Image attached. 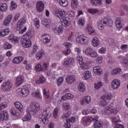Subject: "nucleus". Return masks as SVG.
I'll list each match as a JSON object with an SVG mask.
<instances>
[{
    "label": "nucleus",
    "mask_w": 128,
    "mask_h": 128,
    "mask_svg": "<svg viewBox=\"0 0 128 128\" xmlns=\"http://www.w3.org/2000/svg\"><path fill=\"white\" fill-rule=\"evenodd\" d=\"M40 109V104L38 102L31 103L27 108L28 114L23 118V122L30 120H32V115H30V112H38Z\"/></svg>",
    "instance_id": "nucleus-1"
},
{
    "label": "nucleus",
    "mask_w": 128,
    "mask_h": 128,
    "mask_svg": "<svg viewBox=\"0 0 128 128\" xmlns=\"http://www.w3.org/2000/svg\"><path fill=\"white\" fill-rule=\"evenodd\" d=\"M32 31L29 30L26 32L22 38V40H20V44L23 46V48H30L32 46V42L30 39H26V36H28V38H32Z\"/></svg>",
    "instance_id": "nucleus-2"
},
{
    "label": "nucleus",
    "mask_w": 128,
    "mask_h": 128,
    "mask_svg": "<svg viewBox=\"0 0 128 128\" xmlns=\"http://www.w3.org/2000/svg\"><path fill=\"white\" fill-rule=\"evenodd\" d=\"M77 60H78L80 68L82 70H88L90 68L92 64L90 62H87L85 63H84V58L82 56H78L76 58Z\"/></svg>",
    "instance_id": "nucleus-3"
},
{
    "label": "nucleus",
    "mask_w": 128,
    "mask_h": 128,
    "mask_svg": "<svg viewBox=\"0 0 128 128\" xmlns=\"http://www.w3.org/2000/svg\"><path fill=\"white\" fill-rule=\"evenodd\" d=\"M26 22V18H20L17 24V27L16 28V30H19V34H22L26 30V27H24V29H22L24 24Z\"/></svg>",
    "instance_id": "nucleus-4"
},
{
    "label": "nucleus",
    "mask_w": 128,
    "mask_h": 128,
    "mask_svg": "<svg viewBox=\"0 0 128 128\" xmlns=\"http://www.w3.org/2000/svg\"><path fill=\"white\" fill-rule=\"evenodd\" d=\"M90 38L86 35L84 34H78V36L76 38V42L78 44H88Z\"/></svg>",
    "instance_id": "nucleus-5"
},
{
    "label": "nucleus",
    "mask_w": 128,
    "mask_h": 128,
    "mask_svg": "<svg viewBox=\"0 0 128 128\" xmlns=\"http://www.w3.org/2000/svg\"><path fill=\"white\" fill-rule=\"evenodd\" d=\"M118 110L117 108H114L112 106H108L104 108L103 111L102 112V114H118Z\"/></svg>",
    "instance_id": "nucleus-6"
},
{
    "label": "nucleus",
    "mask_w": 128,
    "mask_h": 128,
    "mask_svg": "<svg viewBox=\"0 0 128 128\" xmlns=\"http://www.w3.org/2000/svg\"><path fill=\"white\" fill-rule=\"evenodd\" d=\"M42 122L44 124H48V119L50 118V113L48 108H44L43 113L42 114Z\"/></svg>",
    "instance_id": "nucleus-7"
},
{
    "label": "nucleus",
    "mask_w": 128,
    "mask_h": 128,
    "mask_svg": "<svg viewBox=\"0 0 128 128\" xmlns=\"http://www.w3.org/2000/svg\"><path fill=\"white\" fill-rule=\"evenodd\" d=\"M16 93L18 96L26 98L28 96L30 90H28V88H18L16 90Z\"/></svg>",
    "instance_id": "nucleus-8"
},
{
    "label": "nucleus",
    "mask_w": 128,
    "mask_h": 128,
    "mask_svg": "<svg viewBox=\"0 0 128 128\" xmlns=\"http://www.w3.org/2000/svg\"><path fill=\"white\" fill-rule=\"evenodd\" d=\"M12 88V84L10 80L4 82L2 84V90L3 92H10Z\"/></svg>",
    "instance_id": "nucleus-9"
},
{
    "label": "nucleus",
    "mask_w": 128,
    "mask_h": 128,
    "mask_svg": "<svg viewBox=\"0 0 128 128\" xmlns=\"http://www.w3.org/2000/svg\"><path fill=\"white\" fill-rule=\"evenodd\" d=\"M98 120V116H96L94 117L93 116L90 117H83L82 120L83 122V124L84 126H86V124L88 122H93V120Z\"/></svg>",
    "instance_id": "nucleus-10"
},
{
    "label": "nucleus",
    "mask_w": 128,
    "mask_h": 128,
    "mask_svg": "<svg viewBox=\"0 0 128 128\" xmlns=\"http://www.w3.org/2000/svg\"><path fill=\"white\" fill-rule=\"evenodd\" d=\"M64 46L66 48V50H63L62 52V54H65V56H68V54L70 52V48L72 46V44L68 42H66L64 43Z\"/></svg>",
    "instance_id": "nucleus-11"
},
{
    "label": "nucleus",
    "mask_w": 128,
    "mask_h": 128,
    "mask_svg": "<svg viewBox=\"0 0 128 128\" xmlns=\"http://www.w3.org/2000/svg\"><path fill=\"white\" fill-rule=\"evenodd\" d=\"M112 88L113 90H116L120 86V80L118 79H114L112 81Z\"/></svg>",
    "instance_id": "nucleus-12"
},
{
    "label": "nucleus",
    "mask_w": 128,
    "mask_h": 128,
    "mask_svg": "<svg viewBox=\"0 0 128 128\" xmlns=\"http://www.w3.org/2000/svg\"><path fill=\"white\" fill-rule=\"evenodd\" d=\"M55 15L58 18H62L66 16V12L64 10L59 9L55 12Z\"/></svg>",
    "instance_id": "nucleus-13"
},
{
    "label": "nucleus",
    "mask_w": 128,
    "mask_h": 128,
    "mask_svg": "<svg viewBox=\"0 0 128 128\" xmlns=\"http://www.w3.org/2000/svg\"><path fill=\"white\" fill-rule=\"evenodd\" d=\"M102 24H106V26H112V24H114L112 20L110 18H104L102 20Z\"/></svg>",
    "instance_id": "nucleus-14"
},
{
    "label": "nucleus",
    "mask_w": 128,
    "mask_h": 128,
    "mask_svg": "<svg viewBox=\"0 0 128 128\" xmlns=\"http://www.w3.org/2000/svg\"><path fill=\"white\" fill-rule=\"evenodd\" d=\"M8 120V114L6 111L4 110L0 113V120Z\"/></svg>",
    "instance_id": "nucleus-15"
},
{
    "label": "nucleus",
    "mask_w": 128,
    "mask_h": 128,
    "mask_svg": "<svg viewBox=\"0 0 128 128\" xmlns=\"http://www.w3.org/2000/svg\"><path fill=\"white\" fill-rule=\"evenodd\" d=\"M74 62V60L72 58H68L64 60V66L65 68H68L71 64Z\"/></svg>",
    "instance_id": "nucleus-16"
},
{
    "label": "nucleus",
    "mask_w": 128,
    "mask_h": 128,
    "mask_svg": "<svg viewBox=\"0 0 128 128\" xmlns=\"http://www.w3.org/2000/svg\"><path fill=\"white\" fill-rule=\"evenodd\" d=\"M60 24L63 26H70L68 18L64 16L60 20Z\"/></svg>",
    "instance_id": "nucleus-17"
},
{
    "label": "nucleus",
    "mask_w": 128,
    "mask_h": 128,
    "mask_svg": "<svg viewBox=\"0 0 128 128\" xmlns=\"http://www.w3.org/2000/svg\"><path fill=\"white\" fill-rule=\"evenodd\" d=\"M36 8L38 12H42L44 10V4L42 1L38 2L36 4Z\"/></svg>",
    "instance_id": "nucleus-18"
},
{
    "label": "nucleus",
    "mask_w": 128,
    "mask_h": 128,
    "mask_svg": "<svg viewBox=\"0 0 128 128\" xmlns=\"http://www.w3.org/2000/svg\"><path fill=\"white\" fill-rule=\"evenodd\" d=\"M112 94L106 93L100 97V99L102 100L103 102H106V100H112Z\"/></svg>",
    "instance_id": "nucleus-19"
},
{
    "label": "nucleus",
    "mask_w": 128,
    "mask_h": 128,
    "mask_svg": "<svg viewBox=\"0 0 128 128\" xmlns=\"http://www.w3.org/2000/svg\"><path fill=\"white\" fill-rule=\"evenodd\" d=\"M92 102V99L90 98V96H85L83 98L82 100L80 102V104L82 106H84V104H90Z\"/></svg>",
    "instance_id": "nucleus-20"
},
{
    "label": "nucleus",
    "mask_w": 128,
    "mask_h": 128,
    "mask_svg": "<svg viewBox=\"0 0 128 128\" xmlns=\"http://www.w3.org/2000/svg\"><path fill=\"white\" fill-rule=\"evenodd\" d=\"M53 32L56 33V34L60 36V34H62V32H64V27L62 26L56 27L53 28Z\"/></svg>",
    "instance_id": "nucleus-21"
},
{
    "label": "nucleus",
    "mask_w": 128,
    "mask_h": 128,
    "mask_svg": "<svg viewBox=\"0 0 128 128\" xmlns=\"http://www.w3.org/2000/svg\"><path fill=\"white\" fill-rule=\"evenodd\" d=\"M93 70L94 74H96L98 76L102 74V69L100 66H96L94 67Z\"/></svg>",
    "instance_id": "nucleus-22"
},
{
    "label": "nucleus",
    "mask_w": 128,
    "mask_h": 128,
    "mask_svg": "<svg viewBox=\"0 0 128 128\" xmlns=\"http://www.w3.org/2000/svg\"><path fill=\"white\" fill-rule=\"evenodd\" d=\"M14 106L17 110L20 112L22 113V112H24V106H22V104L17 102L14 103Z\"/></svg>",
    "instance_id": "nucleus-23"
},
{
    "label": "nucleus",
    "mask_w": 128,
    "mask_h": 128,
    "mask_svg": "<svg viewBox=\"0 0 128 128\" xmlns=\"http://www.w3.org/2000/svg\"><path fill=\"white\" fill-rule=\"evenodd\" d=\"M12 14L8 15V16L6 18L4 22V26H8V24H10V22H12Z\"/></svg>",
    "instance_id": "nucleus-24"
},
{
    "label": "nucleus",
    "mask_w": 128,
    "mask_h": 128,
    "mask_svg": "<svg viewBox=\"0 0 128 128\" xmlns=\"http://www.w3.org/2000/svg\"><path fill=\"white\" fill-rule=\"evenodd\" d=\"M86 32L89 34H95V30L92 29V26L90 25V24H88L86 28Z\"/></svg>",
    "instance_id": "nucleus-25"
},
{
    "label": "nucleus",
    "mask_w": 128,
    "mask_h": 128,
    "mask_svg": "<svg viewBox=\"0 0 128 128\" xmlns=\"http://www.w3.org/2000/svg\"><path fill=\"white\" fill-rule=\"evenodd\" d=\"M10 33V29L6 28L5 30H0V38H4L6 36H8Z\"/></svg>",
    "instance_id": "nucleus-26"
},
{
    "label": "nucleus",
    "mask_w": 128,
    "mask_h": 128,
    "mask_svg": "<svg viewBox=\"0 0 128 128\" xmlns=\"http://www.w3.org/2000/svg\"><path fill=\"white\" fill-rule=\"evenodd\" d=\"M42 24L46 28H50V20L48 19H44L42 20Z\"/></svg>",
    "instance_id": "nucleus-27"
},
{
    "label": "nucleus",
    "mask_w": 128,
    "mask_h": 128,
    "mask_svg": "<svg viewBox=\"0 0 128 128\" xmlns=\"http://www.w3.org/2000/svg\"><path fill=\"white\" fill-rule=\"evenodd\" d=\"M42 38L44 44H48L49 42H50V37L48 34L43 36Z\"/></svg>",
    "instance_id": "nucleus-28"
},
{
    "label": "nucleus",
    "mask_w": 128,
    "mask_h": 128,
    "mask_svg": "<svg viewBox=\"0 0 128 128\" xmlns=\"http://www.w3.org/2000/svg\"><path fill=\"white\" fill-rule=\"evenodd\" d=\"M74 80H76L74 76H69L66 78V81L68 84H72Z\"/></svg>",
    "instance_id": "nucleus-29"
},
{
    "label": "nucleus",
    "mask_w": 128,
    "mask_h": 128,
    "mask_svg": "<svg viewBox=\"0 0 128 128\" xmlns=\"http://www.w3.org/2000/svg\"><path fill=\"white\" fill-rule=\"evenodd\" d=\"M74 94H67L64 95L61 98L62 100H70L74 98Z\"/></svg>",
    "instance_id": "nucleus-30"
},
{
    "label": "nucleus",
    "mask_w": 128,
    "mask_h": 128,
    "mask_svg": "<svg viewBox=\"0 0 128 128\" xmlns=\"http://www.w3.org/2000/svg\"><path fill=\"white\" fill-rule=\"evenodd\" d=\"M8 40H12V42H18V40H20V38L16 36H14L12 34H10L8 37Z\"/></svg>",
    "instance_id": "nucleus-31"
},
{
    "label": "nucleus",
    "mask_w": 128,
    "mask_h": 128,
    "mask_svg": "<svg viewBox=\"0 0 128 128\" xmlns=\"http://www.w3.org/2000/svg\"><path fill=\"white\" fill-rule=\"evenodd\" d=\"M24 60V57L22 56H18L16 57L12 60L13 64H20Z\"/></svg>",
    "instance_id": "nucleus-32"
},
{
    "label": "nucleus",
    "mask_w": 128,
    "mask_h": 128,
    "mask_svg": "<svg viewBox=\"0 0 128 128\" xmlns=\"http://www.w3.org/2000/svg\"><path fill=\"white\" fill-rule=\"evenodd\" d=\"M96 121L94 123V127L95 128H102V122L98 120H94L93 122Z\"/></svg>",
    "instance_id": "nucleus-33"
},
{
    "label": "nucleus",
    "mask_w": 128,
    "mask_h": 128,
    "mask_svg": "<svg viewBox=\"0 0 128 128\" xmlns=\"http://www.w3.org/2000/svg\"><path fill=\"white\" fill-rule=\"evenodd\" d=\"M92 44L94 46H100V39L96 37H94L92 40Z\"/></svg>",
    "instance_id": "nucleus-34"
},
{
    "label": "nucleus",
    "mask_w": 128,
    "mask_h": 128,
    "mask_svg": "<svg viewBox=\"0 0 128 128\" xmlns=\"http://www.w3.org/2000/svg\"><path fill=\"white\" fill-rule=\"evenodd\" d=\"M116 28L120 30L122 28V24L120 22V18H116Z\"/></svg>",
    "instance_id": "nucleus-35"
},
{
    "label": "nucleus",
    "mask_w": 128,
    "mask_h": 128,
    "mask_svg": "<svg viewBox=\"0 0 128 128\" xmlns=\"http://www.w3.org/2000/svg\"><path fill=\"white\" fill-rule=\"evenodd\" d=\"M91 4L94 6H98L102 4V0H92L90 2Z\"/></svg>",
    "instance_id": "nucleus-36"
},
{
    "label": "nucleus",
    "mask_w": 128,
    "mask_h": 128,
    "mask_svg": "<svg viewBox=\"0 0 128 128\" xmlns=\"http://www.w3.org/2000/svg\"><path fill=\"white\" fill-rule=\"evenodd\" d=\"M8 10V5L6 3H0V12H6Z\"/></svg>",
    "instance_id": "nucleus-37"
},
{
    "label": "nucleus",
    "mask_w": 128,
    "mask_h": 128,
    "mask_svg": "<svg viewBox=\"0 0 128 128\" xmlns=\"http://www.w3.org/2000/svg\"><path fill=\"white\" fill-rule=\"evenodd\" d=\"M22 82H24V78H22V77L18 76L16 79V86H20L22 84Z\"/></svg>",
    "instance_id": "nucleus-38"
},
{
    "label": "nucleus",
    "mask_w": 128,
    "mask_h": 128,
    "mask_svg": "<svg viewBox=\"0 0 128 128\" xmlns=\"http://www.w3.org/2000/svg\"><path fill=\"white\" fill-rule=\"evenodd\" d=\"M32 96H33V98H40V100H42V95L40 94V91L33 92L32 93Z\"/></svg>",
    "instance_id": "nucleus-39"
},
{
    "label": "nucleus",
    "mask_w": 128,
    "mask_h": 128,
    "mask_svg": "<svg viewBox=\"0 0 128 128\" xmlns=\"http://www.w3.org/2000/svg\"><path fill=\"white\" fill-rule=\"evenodd\" d=\"M57 2H59L62 6H68V0H57Z\"/></svg>",
    "instance_id": "nucleus-40"
},
{
    "label": "nucleus",
    "mask_w": 128,
    "mask_h": 128,
    "mask_svg": "<svg viewBox=\"0 0 128 128\" xmlns=\"http://www.w3.org/2000/svg\"><path fill=\"white\" fill-rule=\"evenodd\" d=\"M46 78L43 76H40L39 80H36V83L37 84H44V82H46Z\"/></svg>",
    "instance_id": "nucleus-41"
},
{
    "label": "nucleus",
    "mask_w": 128,
    "mask_h": 128,
    "mask_svg": "<svg viewBox=\"0 0 128 128\" xmlns=\"http://www.w3.org/2000/svg\"><path fill=\"white\" fill-rule=\"evenodd\" d=\"M78 88L79 92H82L86 90V86H84V84L81 82L78 84Z\"/></svg>",
    "instance_id": "nucleus-42"
},
{
    "label": "nucleus",
    "mask_w": 128,
    "mask_h": 128,
    "mask_svg": "<svg viewBox=\"0 0 128 128\" xmlns=\"http://www.w3.org/2000/svg\"><path fill=\"white\" fill-rule=\"evenodd\" d=\"M92 76V73L90 71H86L84 72V80H88Z\"/></svg>",
    "instance_id": "nucleus-43"
},
{
    "label": "nucleus",
    "mask_w": 128,
    "mask_h": 128,
    "mask_svg": "<svg viewBox=\"0 0 128 128\" xmlns=\"http://www.w3.org/2000/svg\"><path fill=\"white\" fill-rule=\"evenodd\" d=\"M43 54H44V51H42V50L39 51L36 55V60H40Z\"/></svg>",
    "instance_id": "nucleus-44"
},
{
    "label": "nucleus",
    "mask_w": 128,
    "mask_h": 128,
    "mask_svg": "<svg viewBox=\"0 0 128 128\" xmlns=\"http://www.w3.org/2000/svg\"><path fill=\"white\" fill-rule=\"evenodd\" d=\"M88 12L90 14H97V12H98V10L89 8L88 10Z\"/></svg>",
    "instance_id": "nucleus-45"
},
{
    "label": "nucleus",
    "mask_w": 128,
    "mask_h": 128,
    "mask_svg": "<svg viewBox=\"0 0 128 128\" xmlns=\"http://www.w3.org/2000/svg\"><path fill=\"white\" fill-rule=\"evenodd\" d=\"M43 94L45 98H46L47 100H48V98H50V91H46V88H44L43 90Z\"/></svg>",
    "instance_id": "nucleus-46"
},
{
    "label": "nucleus",
    "mask_w": 128,
    "mask_h": 128,
    "mask_svg": "<svg viewBox=\"0 0 128 128\" xmlns=\"http://www.w3.org/2000/svg\"><path fill=\"white\" fill-rule=\"evenodd\" d=\"M11 114L14 116H16V118H21L22 114H19L18 112H16V110H11Z\"/></svg>",
    "instance_id": "nucleus-47"
},
{
    "label": "nucleus",
    "mask_w": 128,
    "mask_h": 128,
    "mask_svg": "<svg viewBox=\"0 0 128 128\" xmlns=\"http://www.w3.org/2000/svg\"><path fill=\"white\" fill-rule=\"evenodd\" d=\"M92 52V48H87L84 51V54H86V56H90V55Z\"/></svg>",
    "instance_id": "nucleus-48"
},
{
    "label": "nucleus",
    "mask_w": 128,
    "mask_h": 128,
    "mask_svg": "<svg viewBox=\"0 0 128 128\" xmlns=\"http://www.w3.org/2000/svg\"><path fill=\"white\" fill-rule=\"evenodd\" d=\"M16 6H17L16 2L14 1H12L11 5L10 6V10H16Z\"/></svg>",
    "instance_id": "nucleus-49"
},
{
    "label": "nucleus",
    "mask_w": 128,
    "mask_h": 128,
    "mask_svg": "<svg viewBox=\"0 0 128 128\" xmlns=\"http://www.w3.org/2000/svg\"><path fill=\"white\" fill-rule=\"evenodd\" d=\"M74 38H76V35H74V33L71 32V34H70L68 36V40H74Z\"/></svg>",
    "instance_id": "nucleus-50"
},
{
    "label": "nucleus",
    "mask_w": 128,
    "mask_h": 128,
    "mask_svg": "<svg viewBox=\"0 0 128 128\" xmlns=\"http://www.w3.org/2000/svg\"><path fill=\"white\" fill-rule=\"evenodd\" d=\"M35 70L37 72H42L43 70L42 67L40 64H38L35 68Z\"/></svg>",
    "instance_id": "nucleus-51"
},
{
    "label": "nucleus",
    "mask_w": 128,
    "mask_h": 128,
    "mask_svg": "<svg viewBox=\"0 0 128 128\" xmlns=\"http://www.w3.org/2000/svg\"><path fill=\"white\" fill-rule=\"evenodd\" d=\"M62 82H64V77H59L56 82L58 86H60Z\"/></svg>",
    "instance_id": "nucleus-52"
},
{
    "label": "nucleus",
    "mask_w": 128,
    "mask_h": 128,
    "mask_svg": "<svg viewBox=\"0 0 128 128\" xmlns=\"http://www.w3.org/2000/svg\"><path fill=\"white\" fill-rule=\"evenodd\" d=\"M102 21L98 22V28L100 30H104V24H102Z\"/></svg>",
    "instance_id": "nucleus-53"
},
{
    "label": "nucleus",
    "mask_w": 128,
    "mask_h": 128,
    "mask_svg": "<svg viewBox=\"0 0 128 128\" xmlns=\"http://www.w3.org/2000/svg\"><path fill=\"white\" fill-rule=\"evenodd\" d=\"M4 48L5 50H10L12 48V44L10 43L6 42L4 44Z\"/></svg>",
    "instance_id": "nucleus-54"
},
{
    "label": "nucleus",
    "mask_w": 128,
    "mask_h": 128,
    "mask_svg": "<svg viewBox=\"0 0 128 128\" xmlns=\"http://www.w3.org/2000/svg\"><path fill=\"white\" fill-rule=\"evenodd\" d=\"M34 22H35L34 24L36 26V28H40V19L38 18H35L34 19Z\"/></svg>",
    "instance_id": "nucleus-55"
},
{
    "label": "nucleus",
    "mask_w": 128,
    "mask_h": 128,
    "mask_svg": "<svg viewBox=\"0 0 128 128\" xmlns=\"http://www.w3.org/2000/svg\"><path fill=\"white\" fill-rule=\"evenodd\" d=\"M121 70L122 69H120V68H117L113 70L112 72V74H116L120 72Z\"/></svg>",
    "instance_id": "nucleus-56"
},
{
    "label": "nucleus",
    "mask_w": 128,
    "mask_h": 128,
    "mask_svg": "<svg viewBox=\"0 0 128 128\" xmlns=\"http://www.w3.org/2000/svg\"><path fill=\"white\" fill-rule=\"evenodd\" d=\"M6 106H8V104H6V102H4L1 103L0 104V111L2 110H4V108H6Z\"/></svg>",
    "instance_id": "nucleus-57"
},
{
    "label": "nucleus",
    "mask_w": 128,
    "mask_h": 128,
    "mask_svg": "<svg viewBox=\"0 0 128 128\" xmlns=\"http://www.w3.org/2000/svg\"><path fill=\"white\" fill-rule=\"evenodd\" d=\"M58 108H56L54 111L53 115L54 118H58Z\"/></svg>",
    "instance_id": "nucleus-58"
},
{
    "label": "nucleus",
    "mask_w": 128,
    "mask_h": 128,
    "mask_svg": "<svg viewBox=\"0 0 128 128\" xmlns=\"http://www.w3.org/2000/svg\"><path fill=\"white\" fill-rule=\"evenodd\" d=\"M86 24V22L84 19H80L78 20V24L81 26H84Z\"/></svg>",
    "instance_id": "nucleus-59"
},
{
    "label": "nucleus",
    "mask_w": 128,
    "mask_h": 128,
    "mask_svg": "<svg viewBox=\"0 0 128 128\" xmlns=\"http://www.w3.org/2000/svg\"><path fill=\"white\" fill-rule=\"evenodd\" d=\"M70 108V106L68 103H64L63 104V108H64L65 110H68Z\"/></svg>",
    "instance_id": "nucleus-60"
},
{
    "label": "nucleus",
    "mask_w": 128,
    "mask_h": 128,
    "mask_svg": "<svg viewBox=\"0 0 128 128\" xmlns=\"http://www.w3.org/2000/svg\"><path fill=\"white\" fill-rule=\"evenodd\" d=\"M48 66H50V64L48 62H44L42 66V70H46V69L48 68Z\"/></svg>",
    "instance_id": "nucleus-61"
},
{
    "label": "nucleus",
    "mask_w": 128,
    "mask_h": 128,
    "mask_svg": "<svg viewBox=\"0 0 128 128\" xmlns=\"http://www.w3.org/2000/svg\"><path fill=\"white\" fill-rule=\"evenodd\" d=\"M37 50H38V45L36 44H34L33 46V49L32 52V54H34L36 52Z\"/></svg>",
    "instance_id": "nucleus-62"
},
{
    "label": "nucleus",
    "mask_w": 128,
    "mask_h": 128,
    "mask_svg": "<svg viewBox=\"0 0 128 128\" xmlns=\"http://www.w3.org/2000/svg\"><path fill=\"white\" fill-rule=\"evenodd\" d=\"M102 86V82H98L96 84H94V88L96 90H98Z\"/></svg>",
    "instance_id": "nucleus-63"
},
{
    "label": "nucleus",
    "mask_w": 128,
    "mask_h": 128,
    "mask_svg": "<svg viewBox=\"0 0 128 128\" xmlns=\"http://www.w3.org/2000/svg\"><path fill=\"white\" fill-rule=\"evenodd\" d=\"M122 64H124L125 66H128V60L126 58H123L121 60Z\"/></svg>",
    "instance_id": "nucleus-64"
}]
</instances>
